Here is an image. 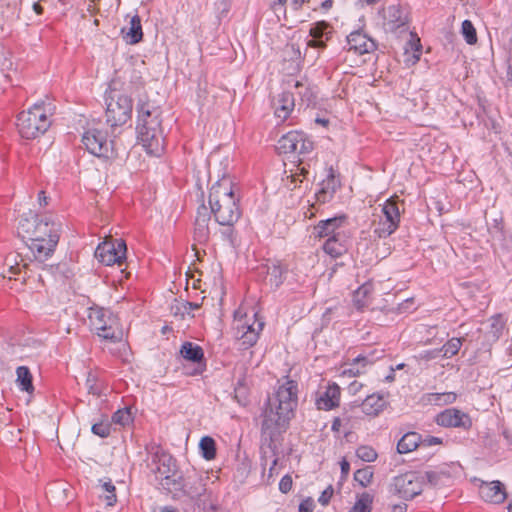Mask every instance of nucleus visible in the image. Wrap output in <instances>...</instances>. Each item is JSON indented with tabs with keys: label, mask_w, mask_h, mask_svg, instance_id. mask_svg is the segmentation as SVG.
<instances>
[{
	"label": "nucleus",
	"mask_w": 512,
	"mask_h": 512,
	"mask_svg": "<svg viewBox=\"0 0 512 512\" xmlns=\"http://www.w3.org/2000/svg\"><path fill=\"white\" fill-rule=\"evenodd\" d=\"M137 126L136 130L162 126L161 111L149 102H140L137 105Z\"/></svg>",
	"instance_id": "15"
},
{
	"label": "nucleus",
	"mask_w": 512,
	"mask_h": 512,
	"mask_svg": "<svg viewBox=\"0 0 512 512\" xmlns=\"http://www.w3.org/2000/svg\"><path fill=\"white\" fill-rule=\"evenodd\" d=\"M281 153L307 154L313 150V142L302 131H290L278 141Z\"/></svg>",
	"instance_id": "12"
},
{
	"label": "nucleus",
	"mask_w": 512,
	"mask_h": 512,
	"mask_svg": "<svg viewBox=\"0 0 512 512\" xmlns=\"http://www.w3.org/2000/svg\"><path fill=\"white\" fill-rule=\"evenodd\" d=\"M236 312L235 317H237ZM264 328V322L258 318V314L254 313L251 319L235 318L233 330L235 338L239 342L240 348L247 350L253 347Z\"/></svg>",
	"instance_id": "6"
},
{
	"label": "nucleus",
	"mask_w": 512,
	"mask_h": 512,
	"mask_svg": "<svg viewBox=\"0 0 512 512\" xmlns=\"http://www.w3.org/2000/svg\"><path fill=\"white\" fill-rule=\"evenodd\" d=\"M334 489L332 485H329L320 495L318 501L321 505L326 506L330 503L333 496Z\"/></svg>",
	"instance_id": "53"
},
{
	"label": "nucleus",
	"mask_w": 512,
	"mask_h": 512,
	"mask_svg": "<svg viewBox=\"0 0 512 512\" xmlns=\"http://www.w3.org/2000/svg\"><path fill=\"white\" fill-rule=\"evenodd\" d=\"M132 99L125 94L110 96L106 108V122L111 128L126 124L131 119Z\"/></svg>",
	"instance_id": "8"
},
{
	"label": "nucleus",
	"mask_w": 512,
	"mask_h": 512,
	"mask_svg": "<svg viewBox=\"0 0 512 512\" xmlns=\"http://www.w3.org/2000/svg\"><path fill=\"white\" fill-rule=\"evenodd\" d=\"M222 226L225 227V229L221 232L224 240L233 246L236 241V233H235L234 226H229V225H222Z\"/></svg>",
	"instance_id": "52"
},
{
	"label": "nucleus",
	"mask_w": 512,
	"mask_h": 512,
	"mask_svg": "<svg viewBox=\"0 0 512 512\" xmlns=\"http://www.w3.org/2000/svg\"><path fill=\"white\" fill-rule=\"evenodd\" d=\"M313 509L314 502L311 498H307L299 504V512H312Z\"/></svg>",
	"instance_id": "56"
},
{
	"label": "nucleus",
	"mask_w": 512,
	"mask_h": 512,
	"mask_svg": "<svg viewBox=\"0 0 512 512\" xmlns=\"http://www.w3.org/2000/svg\"><path fill=\"white\" fill-rule=\"evenodd\" d=\"M363 387V384L359 381L354 380L348 386L349 392L353 395L357 394Z\"/></svg>",
	"instance_id": "58"
},
{
	"label": "nucleus",
	"mask_w": 512,
	"mask_h": 512,
	"mask_svg": "<svg viewBox=\"0 0 512 512\" xmlns=\"http://www.w3.org/2000/svg\"><path fill=\"white\" fill-rule=\"evenodd\" d=\"M127 247L122 239L105 241L99 244L95 251L96 258L104 265L111 266L117 264L122 266L126 260Z\"/></svg>",
	"instance_id": "11"
},
{
	"label": "nucleus",
	"mask_w": 512,
	"mask_h": 512,
	"mask_svg": "<svg viewBox=\"0 0 512 512\" xmlns=\"http://www.w3.org/2000/svg\"><path fill=\"white\" fill-rule=\"evenodd\" d=\"M456 398L457 396L453 392L427 394V400L430 403L435 404H451L456 400Z\"/></svg>",
	"instance_id": "40"
},
{
	"label": "nucleus",
	"mask_w": 512,
	"mask_h": 512,
	"mask_svg": "<svg viewBox=\"0 0 512 512\" xmlns=\"http://www.w3.org/2000/svg\"><path fill=\"white\" fill-rule=\"evenodd\" d=\"M345 222V217H334L326 220H321L316 226L315 231L319 238H331L332 236L336 237L337 233H346L343 224Z\"/></svg>",
	"instance_id": "26"
},
{
	"label": "nucleus",
	"mask_w": 512,
	"mask_h": 512,
	"mask_svg": "<svg viewBox=\"0 0 512 512\" xmlns=\"http://www.w3.org/2000/svg\"><path fill=\"white\" fill-rule=\"evenodd\" d=\"M333 33L334 28L329 22L325 20L317 21L313 23L309 29V35L312 39L307 42V46L324 50L327 47V42L332 38Z\"/></svg>",
	"instance_id": "17"
},
{
	"label": "nucleus",
	"mask_w": 512,
	"mask_h": 512,
	"mask_svg": "<svg viewBox=\"0 0 512 512\" xmlns=\"http://www.w3.org/2000/svg\"><path fill=\"white\" fill-rule=\"evenodd\" d=\"M202 306V302H189L185 301L182 303V308L185 312L190 313L191 310H197Z\"/></svg>",
	"instance_id": "57"
},
{
	"label": "nucleus",
	"mask_w": 512,
	"mask_h": 512,
	"mask_svg": "<svg viewBox=\"0 0 512 512\" xmlns=\"http://www.w3.org/2000/svg\"><path fill=\"white\" fill-rule=\"evenodd\" d=\"M298 394L297 381L286 377L283 382H278L274 393L264 403L261 412V440L273 452L295 417Z\"/></svg>",
	"instance_id": "1"
},
{
	"label": "nucleus",
	"mask_w": 512,
	"mask_h": 512,
	"mask_svg": "<svg viewBox=\"0 0 512 512\" xmlns=\"http://www.w3.org/2000/svg\"><path fill=\"white\" fill-rule=\"evenodd\" d=\"M91 430H92L93 434H95L101 438H106L111 434V424L107 421L95 423V424H93Z\"/></svg>",
	"instance_id": "45"
},
{
	"label": "nucleus",
	"mask_w": 512,
	"mask_h": 512,
	"mask_svg": "<svg viewBox=\"0 0 512 512\" xmlns=\"http://www.w3.org/2000/svg\"><path fill=\"white\" fill-rule=\"evenodd\" d=\"M443 443L442 439L435 436H426L425 438L421 437L420 446L429 447L433 445H441Z\"/></svg>",
	"instance_id": "55"
},
{
	"label": "nucleus",
	"mask_w": 512,
	"mask_h": 512,
	"mask_svg": "<svg viewBox=\"0 0 512 512\" xmlns=\"http://www.w3.org/2000/svg\"><path fill=\"white\" fill-rule=\"evenodd\" d=\"M210 214L219 225L234 226L242 215L240 196L229 178H223L212 185L208 198Z\"/></svg>",
	"instance_id": "2"
},
{
	"label": "nucleus",
	"mask_w": 512,
	"mask_h": 512,
	"mask_svg": "<svg viewBox=\"0 0 512 512\" xmlns=\"http://www.w3.org/2000/svg\"><path fill=\"white\" fill-rule=\"evenodd\" d=\"M199 448L201 451V455L204 459L210 461L216 458L217 450H216V442L210 436H205L200 440Z\"/></svg>",
	"instance_id": "37"
},
{
	"label": "nucleus",
	"mask_w": 512,
	"mask_h": 512,
	"mask_svg": "<svg viewBox=\"0 0 512 512\" xmlns=\"http://www.w3.org/2000/svg\"><path fill=\"white\" fill-rule=\"evenodd\" d=\"M311 0H291V6L295 11L302 9L305 3H310Z\"/></svg>",
	"instance_id": "59"
},
{
	"label": "nucleus",
	"mask_w": 512,
	"mask_h": 512,
	"mask_svg": "<svg viewBox=\"0 0 512 512\" xmlns=\"http://www.w3.org/2000/svg\"><path fill=\"white\" fill-rule=\"evenodd\" d=\"M51 109L44 102L34 104L17 116V128L21 137L35 139L43 135L51 126Z\"/></svg>",
	"instance_id": "4"
},
{
	"label": "nucleus",
	"mask_w": 512,
	"mask_h": 512,
	"mask_svg": "<svg viewBox=\"0 0 512 512\" xmlns=\"http://www.w3.org/2000/svg\"><path fill=\"white\" fill-rule=\"evenodd\" d=\"M274 115L281 122L287 120L295 108V99L293 93L283 91L272 100Z\"/></svg>",
	"instance_id": "22"
},
{
	"label": "nucleus",
	"mask_w": 512,
	"mask_h": 512,
	"mask_svg": "<svg viewBox=\"0 0 512 512\" xmlns=\"http://www.w3.org/2000/svg\"><path fill=\"white\" fill-rule=\"evenodd\" d=\"M295 89L298 90V95L301 98V101L307 102V104L311 103L314 99V94L312 89L308 84L302 81H296L294 84Z\"/></svg>",
	"instance_id": "42"
},
{
	"label": "nucleus",
	"mask_w": 512,
	"mask_h": 512,
	"mask_svg": "<svg viewBox=\"0 0 512 512\" xmlns=\"http://www.w3.org/2000/svg\"><path fill=\"white\" fill-rule=\"evenodd\" d=\"M287 267L278 260L269 261L266 264L267 282L271 287L278 288L284 281Z\"/></svg>",
	"instance_id": "31"
},
{
	"label": "nucleus",
	"mask_w": 512,
	"mask_h": 512,
	"mask_svg": "<svg viewBox=\"0 0 512 512\" xmlns=\"http://www.w3.org/2000/svg\"><path fill=\"white\" fill-rule=\"evenodd\" d=\"M29 241H44L52 238L54 235H60V225L48 220L47 218L37 219L34 222L33 229H27Z\"/></svg>",
	"instance_id": "18"
},
{
	"label": "nucleus",
	"mask_w": 512,
	"mask_h": 512,
	"mask_svg": "<svg viewBox=\"0 0 512 512\" xmlns=\"http://www.w3.org/2000/svg\"><path fill=\"white\" fill-rule=\"evenodd\" d=\"M132 421L131 412L128 408L119 409L112 415V422L126 426Z\"/></svg>",
	"instance_id": "44"
},
{
	"label": "nucleus",
	"mask_w": 512,
	"mask_h": 512,
	"mask_svg": "<svg viewBox=\"0 0 512 512\" xmlns=\"http://www.w3.org/2000/svg\"><path fill=\"white\" fill-rule=\"evenodd\" d=\"M386 401L382 395L374 393L368 395L362 402L361 408L363 413L368 416H377L385 408Z\"/></svg>",
	"instance_id": "32"
},
{
	"label": "nucleus",
	"mask_w": 512,
	"mask_h": 512,
	"mask_svg": "<svg viewBox=\"0 0 512 512\" xmlns=\"http://www.w3.org/2000/svg\"><path fill=\"white\" fill-rule=\"evenodd\" d=\"M284 58L289 57L290 60H299L301 58V51L297 44L287 43L283 48Z\"/></svg>",
	"instance_id": "46"
},
{
	"label": "nucleus",
	"mask_w": 512,
	"mask_h": 512,
	"mask_svg": "<svg viewBox=\"0 0 512 512\" xmlns=\"http://www.w3.org/2000/svg\"><path fill=\"white\" fill-rule=\"evenodd\" d=\"M435 421L438 425L446 428H461L468 431L472 427V419L469 414L457 408H447L438 413Z\"/></svg>",
	"instance_id": "14"
},
{
	"label": "nucleus",
	"mask_w": 512,
	"mask_h": 512,
	"mask_svg": "<svg viewBox=\"0 0 512 512\" xmlns=\"http://www.w3.org/2000/svg\"><path fill=\"white\" fill-rule=\"evenodd\" d=\"M367 492L362 493L357 497L354 506L348 512H365V504L368 502Z\"/></svg>",
	"instance_id": "51"
},
{
	"label": "nucleus",
	"mask_w": 512,
	"mask_h": 512,
	"mask_svg": "<svg viewBox=\"0 0 512 512\" xmlns=\"http://www.w3.org/2000/svg\"><path fill=\"white\" fill-rule=\"evenodd\" d=\"M211 214L207 207L202 204L197 209V215L194 222L193 238L199 244L208 242L210 237L209 221Z\"/></svg>",
	"instance_id": "23"
},
{
	"label": "nucleus",
	"mask_w": 512,
	"mask_h": 512,
	"mask_svg": "<svg viewBox=\"0 0 512 512\" xmlns=\"http://www.w3.org/2000/svg\"><path fill=\"white\" fill-rule=\"evenodd\" d=\"M464 340V338H451L440 348L439 351L442 352L443 357L451 358L459 352Z\"/></svg>",
	"instance_id": "38"
},
{
	"label": "nucleus",
	"mask_w": 512,
	"mask_h": 512,
	"mask_svg": "<svg viewBox=\"0 0 512 512\" xmlns=\"http://www.w3.org/2000/svg\"><path fill=\"white\" fill-rule=\"evenodd\" d=\"M86 385L88 388V392L90 394H93L95 396H100L101 394V387L97 384L96 376L92 373L88 374Z\"/></svg>",
	"instance_id": "50"
},
{
	"label": "nucleus",
	"mask_w": 512,
	"mask_h": 512,
	"mask_svg": "<svg viewBox=\"0 0 512 512\" xmlns=\"http://www.w3.org/2000/svg\"><path fill=\"white\" fill-rule=\"evenodd\" d=\"M479 492L483 500L494 504L503 503L507 498L505 487L500 481L483 483Z\"/></svg>",
	"instance_id": "24"
},
{
	"label": "nucleus",
	"mask_w": 512,
	"mask_h": 512,
	"mask_svg": "<svg viewBox=\"0 0 512 512\" xmlns=\"http://www.w3.org/2000/svg\"><path fill=\"white\" fill-rule=\"evenodd\" d=\"M356 455L364 462H374L378 457L376 450L369 445L359 446L356 450Z\"/></svg>",
	"instance_id": "41"
},
{
	"label": "nucleus",
	"mask_w": 512,
	"mask_h": 512,
	"mask_svg": "<svg viewBox=\"0 0 512 512\" xmlns=\"http://www.w3.org/2000/svg\"><path fill=\"white\" fill-rule=\"evenodd\" d=\"M335 236L326 239L322 246L324 252L332 258H338L348 250L349 237L347 233H337Z\"/></svg>",
	"instance_id": "27"
},
{
	"label": "nucleus",
	"mask_w": 512,
	"mask_h": 512,
	"mask_svg": "<svg viewBox=\"0 0 512 512\" xmlns=\"http://www.w3.org/2000/svg\"><path fill=\"white\" fill-rule=\"evenodd\" d=\"M507 83L512 86V54H510L508 58V68H507Z\"/></svg>",
	"instance_id": "60"
},
{
	"label": "nucleus",
	"mask_w": 512,
	"mask_h": 512,
	"mask_svg": "<svg viewBox=\"0 0 512 512\" xmlns=\"http://www.w3.org/2000/svg\"><path fill=\"white\" fill-rule=\"evenodd\" d=\"M16 374V381L19 388L27 393H33V376L30 372V369L27 366H19L16 370Z\"/></svg>",
	"instance_id": "36"
},
{
	"label": "nucleus",
	"mask_w": 512,
	"mask_h": 512,
	"mask_svg": "<svg viewBox=\"0 0 512 512\" xmlns=\"http://www.w3.org/2000/svg\"><path fill=\"white\" fill-rule=\"evenodd\" d=\"M340 186L339 177L335 174L333 167H330L327 177L321 182V188L316 193L317 201L320 203L329 202Z\"/></svg>",
	"instance_id": "25"
},
{
	"label": "nucleus",
	"mask_w": 512,
	"mask_h": 512,
	"mask_svg": "<svg viewBox=\"0 0 512 512\" xmlns=\"http://www.w3.org/2000/svg\"><path fill=\"white\" fill-rule=\"evenodd\" d=\"M102 488L106 492L105 500L107 502V505L113 506L117 501V497H116V493H115V486L111 482H105L102 485Z\"/></svg>",
	"instance_id": "48"
},
{
	"label": "nucleus",
	"mask_w": 512,
	"mask_h": 512,
	"mask_svg": "<svg viewBox=\"0 0 512 512\" xmlns=\"http://www.w3.org/2000/svg\"><path fill=\"white\" fill-rule=\"evenodd\" d=\"M60 235H54L52 238L44 241H30L29 248L32 251L35 259L45 261L50 257L58 242Z\"/></svg>",
	"instance_id": "28"
},
{
	"label": "nucleus",
	"mask_w": 512,
	"mask_h": 512,
	"mask_svg": "<svg viewBox=\"0 0 512 512\" xmlns=\"http://www.w3.org/2000/svg\"><path fill=\"white\" fill-rule=\"evenodd\" d=\"M373 475L374 473L372 468L366 466L355 471L354 480L358 482L362 487H367L371 484Z\"/></svg>",
	"instance_id": "39"
},
{
	"label": "nucleus",
	"mask_w": 512,
	"mask_h": 512,
	"mask_svg": "<svg viewBox=\"0 0 512 512\" xmlns=\"http://www.w3.org/2000/svg\"><path fill=\"white\" fill-rule=\"evenodd\" d=\"M88 321L91 330L99 337L114 343L122 341L124 331L119 319L109 310L97 306L90 307Z\"/></svg>",
	"instance_id": "5"
},
{
	"label": "nucleus",
	"mask_w": 512,
	"mask_h": 512,
	"mask_svg": "<svg viewBox=\"0 0 512 512\" xmlns=\"http://www.w3.org/2000/svg\"><path fill=\"white\" fill-rule=\"evenodd\" d=\"M333 4H334V0H322V2L320 4V9L323 12H328L333 7Z\"/></svg>",
	"instance_id": "61"
},
{
	"label": "nucleus",
	"mask_w": 512,
	"mask_h": 512,
	"mask_svg": "<svg viewBox=\"0 0 512 512\" xmlns=\"http://www.w3.org/2000/svg\"><path fill=\"white\" fill-rule=\"evenodd\" d=\"M384 26L394 32L408 24V14L399 4L390 5L383 10Z\"/></svg>",
	"instance_id": "20"
},
{
	"label": "nucleus",
	"mask_w": 512,
	"mask_h": 512,
	"mask_svg": "<svg viewBox=\"0 0 512 512\" xmlns=\"http://www.w3.org/2000/svg\"><path fill=\"white\" fill-rule=\"evenodd\" d=\"M373 284L366 282L353 293L352 303L358 312H363L372 303Z\"/></svg>",
	"instance_id": "29"
},
{
	"label": "nucleus",
	"mask_w": 512,
	"mask_h": 512,
	"mask_svg": "<svg viewBox=\"0 0 512 512\" xmlns=\"http://www.w3.org/2000/svg\"><path fill=\"white\" fill-rule=\"evenodd\" d=\"M462 34L468 44L472 45L477 42L476 29L474 28L471 21H469V20L463 21Z\"/></svg>",
	"instance_id": "43"
},
{
	"label": "nucleus",
	"mask_w": 512,
	"mask_h": 512,
	"mask_svg": "<svg viewBox=\"0 0 512 512\" xmlns=\"http://www.w3.org/2000/svg\"><path fill=\"white\" fill-rule=\"evenodd\" d=\"M121 33L128 44L134 45L142 41L143 30L140 16L138 14L133 15L130 19V26L122 28Z\"/></svg>",
	"instance_id": "30"
},
{
	"label": "nucleus",
	"mask_w": 512,
	"mask_h": 512,
	"mask_svg": "<svg viewBox=\"0 0 512 512\" xmlns=\"http://www.w3.org/2000/svg\"><path fill=\"white\" fill-rule=\"evenodd\" d=\"M340 467H341L342 474L347 475L349 473V471H350V464H349V462L346 459H343L340 462Z\"/></svg>",
	"instance_id": "63"
},
{
	"label": "nucleus",
	"mask_w": 512,
	"mask_h": 512,
	"mask_svg": "<svg viewBox=\"0 0 512 512\" xmlns=\"http://www.w3.org/2000/svg\"><path fill=\"white\" fill-rule=\"evenodd\" d=\"M399 204V198L394 196L382 205V216L374 224L373 231L378 238H387L398 229L401 219Z\"/></svg>",
	"instance_id": "7"
},
{
	"label": "nucleus",
	"mask_w": 512,
	"mask_h": 512,
	"mask_svg": "<svg viewBox=\"0 0 512 512\" xmlns=\"http://www.w3.org/2000/svg\"><path fill=\"white\" fill-rule=\"evenodd\" d=\"M342 426V421L339 417H335L332 421V426H331V430L333 432H336V433H339L340 432V428Z\"/></svg>",
	"instance_id": "62"
},
{
	"label": "nucleus",
	"mask_w": 512,
	"mask_h": 512,
	"mask_svg": "<svg viewBox=\"0 0 512 512\" xmlns=\"http://www.w3.org/2000/svg\"><path fill=\"white\" fill-rule=\"evenodd\" d=\"M341 390L337 383H329L326 390L319 393L315 399L318 410L330 411L340 405Z\"/></svg>",
	"instance_id": "21"
},
{
	"label": "nucleus",
	"mask_w": 512,
	"mask_h": 512,
	"mask_svg": "<svg viewBox=\"0 0 512 512\" xmlns=\"http://www.w3.org/2000/svg\"><path fill=\"white\" fill-rule=\"evenodd\" d=\"M82 143L89 153L98 158H110L113 154L112 142L108 141L107 133L97 128L84 132Z\"/></svg>",
	"instance_id": "10"
},
{
	"label": "nucleus",
	"mask_w": 512,
	"mask_h": 512,
	"mask_svg": "<svg viewBox=\"0 0 512 512\" xmlns=\"http://www.w3.org/2000/svg\"><path fill=\"white\" fill-rule=\"evenodd\" d=\"M137 137L147 154L160 156L164 152L165 137L162 126L137 130Z\"/></svg>",
	"instance_id": "13"
},
{
	"label": "nucleus",
	"mask_w": 512,
	"mask_h": 512,
	"mask_svg": "<svg viewBox=\"0 0 512 512\" xmlns=\"http://www.w3.org/2000/svg\"><path fill=\"white\" fill-rule=\"evenodd\" d=\"M348 51L357 55L370 54L376 51L377 44L363 30H356L347 36Z\"/></svg>",
	"instance_id": "16"
},
{
	"label": "nucleus",
	"mask_w": 512,
	"mask_h": 512,
	"mask_svg": "<svg viewBox=\"0 0 512 512\" xmlns=\"http://www.w3.org/2000/svg\"><path fill=\"white\" fill-rule=\"evenodd\" d=\"M151 471L155 475L159 485L169 493L178 494L179 480L182 473L179 471L177 461L171 454L157 447L151 454Z\"/></svg>",
	"instance_id": "3"
},
{
	"label": "nucleus",
	"mask_w": 512,
	"mask_h": 512,
	"mask_svg": "<svg viewBox=\"0 0 512 512\" xmlns=\"http://www.w3.org/2000/svg\"><path fill=\"white\" fill-rule=\"evenodd\" d=\"M307 174L308 170L305 167H298L297 172L287 177V180H289L290 182L287 183V186L290 189H295L297 187V183L302 182V179H300L299 177L302 176L303 178H305Z\"/></svg>",
	"instance_id": "47"
},
{
	"label": "nucleus",
	"mask_w": 512,
	"mask_h": 512,
	"mask_svg": "<svg viewBox=\"0 0 512 512\" xmlns=\"http://www.w3.org/2000/svg\"><path fill=\"white\" fill-rule=\"evenodd\" d=\"M184 359L194 363H200L204 359L203 349L192 342H185L180 350Z\"/></svg>",
	"instance_id": "35"
},
{
	"label": "nucleus",
	"mask_w": 512,
	"mask_h": 512,
	"mask_svg": "<svg viewBox=\"0 0 512 512\" xmlns=\"http://www.w3.org/2000/svg\"><path fill=\"white\" fill-rule=\"evenodd\" d=\"M421 435L417 432H408L402 436L397 443V451L400 454H406L414 451L420 446Z\"/></svg>",
	"instance_id": "33"
},
{
	"label": "nucleus",
	"mask_w": 512,
	"mask_h": 512,
	"mask_svg": "<svg viewBox=\"0 0 512 512\" xmlns=\"http://www.w3.org/2000/svg\"><path fill=\"white\" fill-rule=\"evenodd\" d=\"M179 484L181 486L179 492H183L192 498L202 496L206 490L202 476L195 470L187 472L185 476L181 475Z\"/></svg>",
	"instance_id": "19"
},
{
	"label": "nucleus",
	"mask_w": 512,
	"mask_h": 512,
	"mask_svg": "<svg viewBox=\"0 0 512 512\" xmlns=\"http://www.w3.org/2000/svg\"><path fill=\"white\" fill-rule=\"evenodd\" d=\"M407 511V504L401 503L396 504L392 507V512H406Z\"/></svg>",
	"instance_id": "64"
},
{
	"label": "nucleus",
	"mask_w": 512,
	"mask_h": 512,
	"mask_svg": "<svg viewBox=\"0 0 512 512\" xmlns=\"http://www.w3.org/2000/svg\"><path fill=\"white\" fill-rule=\"evenodd\" d=\"M422 489L423 482L421 477L413 472H407L394 477L389 486V492L392 495L404 500L413 499L422 492Z\"/></svg>",
	"instance_id": "9"
},
{
	"label": "nucleus",
	"mask_w": 512,
	"mask_h": 512,
	"mask_svg": "<svg viewBox=\"0 0 512 512\" xmlns=\"http://www.w3.org/2000/svg\"><path fill=\"white\" fill-rule=\"evenodd\" d=\"M372 364L367 356L358 355L350 363L349 368L342 371L343 376L356 377L365 373L366 367Z\"/></svg>",
	"instance_id": "34"
},
{
	"label": "nucleus",
	"mask_w": 512,
	"mask_h": 512,
	"mask_svg": "<svg viewBox=\"0 0 512 512\" xmlns=\"http://www.w3.org/2000/svg\"><path fill=\"white\" fill-rule=\"evenodd\" d=\"M292 478L289 475H285L279 482V490L282 493H288L292 489Z\"/></svg>",
	"instance_id": "54"
},
{
	"label": "nucleus",
	"mask_w": 512,
	"mask_h": 512,
	"mask_svg": "<svg viewBox=\"0 0 512 512\" xmlns=\"http://www.w3.org/2000/svg\"><path fill=\"white\" fill-rule=\"evenodd\" d=\"M286 2L287 0H272L270 4L271 10L275 13L278 20H281L280 14H282L283 19L286 20Z\"/></svg>",
	"instance_id": "49"
}]
</instances>
